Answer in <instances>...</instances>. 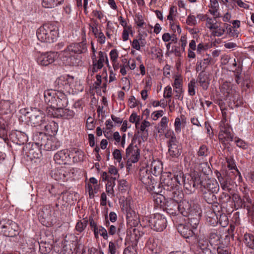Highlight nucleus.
I'll use <instances>...</instances> for the list:
<instances>
[{"label": "nucleus", "mask_w": 254, "mask_h": 254, "mask_svg": "<svg viewBox=\"0 0 254 254\" xmlns=\"http://www.w3.org/2000/svg\"><path fill=\"white\" fill-rule=\"evenodd\" d=\"M58 28L54 23H46L37 30V37L42 42L53 43L58 35Z\"/></svg>", "instance_id": "nucleus-3"}, {"label": "nucleus", "mask_w": 254, "mask_h": 254, "mask_svg": "<svg viewBox=\"0 0 254 254\" xmlns=\"http://www.w3.org/2000/svg\"><path fill=\"white\" fill-rule=\"evenodd\" d=\"M27 156H30L31 158H38L41 156V152L39 149L36 151H34L33 148L29 150L27 153Z\"/></svg>", "instance_id": "nucleus-55"}, {"label": "nucleus", "mask_w": 254, "mask_h": 254, "mask_svg": "<svg viewBox=\"0 0 254 254\" xmlns=\"http://www.w3.org/2000/svg\"><path fill=\"white\" fill-rule=\"evenodd\" d=\"M244 198V199H242L238 193H234L232 194V199L233 204H231V207L232 208V205H234L235 209H238L239 208L248 207L247 203H252V200L247 193L245 194Z\"/></svg>", "instance_id": "nucleus-13"}, {"label": "nucleus", "mask_w": 254, "mask_h": 254, "mask_svg": "<svg viewBox=\"0 0 254 254\" xmlns=\"http://www.w3.org/2000/svg\"><path fill=\"white\" fill-rule=\"evenodd\" d=\"M98 22L95 21L93 24H89V29L97 39V42L100 44H103L106 41V37L104 33L98 29Z\"/></svg>", "instance_id": "nucleus-20"}, {"label": "nucleus", "mask_w": 254, "mask_h": 254, "mask_svg": "<svg viewBox=\"0 0 254 254\" xmlns=\"http://www.w3.org/2000/svg\"><path fill=\"white\" fill-rule=\"evenodd\" d=\"M12 103L9 100H1L0 101V110L2 113L7 114L10 113Z\"/></svg>", "instance_id": "nucleus-39"}, {"label": "nucleus", "mask_w": 254, "mask_h": 254, "mask_svg": "<svg viewBox=\"0 0 254 254\" xmlns=\"http://www.w3.org/2000/svg\"><path fill=\"white\" fill-rule=\"evenodd\" d=\"M178 231L184 238L187 239L192 237L194 232L190 228L189 224H179L177 226Z\"/></svg>", "instance_id": "nucleus-26"}, {"label": "nucleus", "mask_w": 254, "mask_h": 254, "mask_svg": "<svg viewBox=\"0 0 254 254\" xmlns=\"http://www.w3.org/2000/svg\"><path fill=\"white\" fill-rule=\"evenodd\" d=\"M226 161L227 163V166L229 168H230V169L236 170V171L239 174H240V172L239 171L238 169H237V168L236 167L235 161L233 158H227Z\"/></svg>", "instance_id": "nucleus-53"}, {"label": "nucleus", "mask_w": 254, "mask_h": 254, "mask_svg": "<svg viewBox=\"0 0 254 254\" xmlns=\"http://www.w3.org/2000/svg\"><path fill=\"white\" fill-rule=\"evenodd\" d=\"M206 171H202L201 173L194 172L193 174L190 175V177H191V179L193 180V188L200 187H202V182H203L204 179L207 178L206 176Z\"/></svg>", "instance_id": "nucleus-23"}, {"label": "nucleus", "mask_w": 254, "mask_h": 254, "mask_svg": "<svg viewBox=\"0 0 254 254\" xmlns=\"http://www.w3.org/2000/svg\"><path fill=\"white\" fill-rule=\"evenodd\" d=\"M215 30H216L213 31V34L217 37H220L223 35L226 30L224 27L223 28H219L218 27V29Z\"/></svg>", "instance_id": "nucleus-63"}, {"label": "nucleus", "mask_w": 254, "mask_h": 254, "mask_svg": "<svg viewBox=\"0 0 254 254\" xmlns=\"http://www.w3.org/2000/svg\"><path fill=\"white\" fill-rule=\"evenodd\" d=\"M197 81L203 90H206L210 84V78L209 75L205 71H201L198 75Z\"/></svg>", "instance_id": "nucleus-24"}, {"label": "nucleus", "mask_w": 254, "mask_h": 254, "mask_svg": "<svg viewBox=\"0 0 254 254\" xmlns=\"http://www.w3.org/2000/svg\"><path fill=\"white\" fill-rule=\"evenodd\" d=\"M52 209L50 205H46L42 207L39 212V218L43 225L49 224L51 220Z\"/></svg>", "instance_id": "nucleus-16"}, {"label": "nucleus", "mask_w": 254, "mask_h": 254, "mask_svg": "<svg viewBox=\"0 0 254 254\" xmlns=\"http://www.w3.org/2000/svg\"><path fill=\"white\" fill-rule=\"evenodd\" d=\"M232 199V196L230 195L229 193L226 192H222L218 198L219 202L220 204L221 208L225 209L226 212H227V203L230 202Z\"/></svg>", "instance_id": "nucleus-34"}, {"label": "nucleus", "mask_w": 254, "mask_h": 254, "mask_svg": "<svg viewBox=\"0 0 254 254\" xmlns=\"http://www.w3.org/2000/svg\"><path fill=\"white\" fill-rule=\"evenodd\" d=\"M174 172V177L175 181L179 185H182L185 182V179H184V174L181 169H179L176 172L173 170Z\"/></svg>", "instance_id": "nucleus-44"}, {"label": "nucleus", "mask_w": 254, "mask_h": 254, "mask_svg": "<svg viewBox=\"0 0 254 254\" xmlns=\"http://www.w3.org/2000/svg\"><path fill=\"white\" fill-rule=\"evenodd\" d=\"M73 82V77L69 75H63L58 77L54 82L56 90L63 91H68L70 86Z\"/></svg>", "instance_id": "nucleus-11"}, {"label": "nucleus", "mask_w": 254, "mask_h": 254, "mask_svg": "<svg viewBox=\"0 0 254 254\" xmlns=\"http://www.w3.org/2000/svg\"><path fill=\"white\" fill-rule=\"evenodd\" d=\"M200 189L212 192H218L219 190V186L216 180L206 178L202 182V187H200Z\"/></svg>", "instance_id": "nucleus-18"}, {"label": "nucleus", "mask_w": 254, "mask_h": 254, "mask_svg": "<svg viewBox=\"0 0 254 254\" xmlns=\"http://www.w3.org/2000/svg\"><path fill=\"white\" fill-rule=\"evenodd\" d=\"M218 138L225 147H226L229 145L230 141H233L234 135L231 133V132H230L228 133L218 134Z\"/></svg>", "instance_id": "nucleus-38"}, {"label": "nucleus", "mask_w": 254, "mask_h": 254, "mask_svg": "<svg viewBox=\"0 0 254 254\" xmlns=\"http://www.w3.org/2000/svg\"><path fill=\"white\" fill-rule=\"evenodd\" d=\"M149 126V122L146 121H143L141 124L139 130H138V133L140 134V136L142 141H144L147 139L148 132L146 127H148Z\"/></svg>", "instance_id": "nucleus-36"}, {"label": "nucleus", "mask_w": 254, "mask_h": 254, "mask_svg": "<svg viewBox=\"0 0 254 254\" xmlns=\"http://www.w3.org/2000/svg\"><path fill=\"white\" fill-rule=\"evenodd\" d=\"M132 35L133 31L131 25L129 27L125 28L122 33V39L124 41H127L128 39L129 34Z\"/></svg>", "instance_id": "nucleus-48"}, {"label": "nucleus", "mask_w": 254, "mask_h": 254, "mask_svg": "<svg viewBox=\"0 0 254 254\" xmlns=\"http://www.w3.org/2000/svg\"><path fill=\"white\" fill-rule=\"evenodd\" d=\"M10 138L13 142L19 145H23L28 141L27 134L18 130L12 131L10 134Z\"/></svg>", "instance_id": "nucleus-21"}, {"label": "nucleus", "mask_w": 254, "mask_h": 254, "mask_svg": "<svg viewBox=\"0 0 254 254\" xmlns=\"http://www.w3.org/2000/svg\"><path fill=\"white\" fill-rule=\"evenodd\" d=\"M88 220L83 219L82 220L78 221L76 225L75 229L79 232H81L84 231L87 225Z\"/></svg>", "instance_id": "nucleus-47"}, {"label": "nucleus", "mask_w": 254, "mask_h": 254, "mask_svg": "<svg viewBox=\"0 0 254 254\" xmlns=\"http://www.w3.org/2000/svg\"><path fill=\"white\" fill-rule=\"evenodd\" d=\"M58 54L55 52L40 53L37 57V63L42 66H47L53 63L58 58Z\"/></svg>", "instance_id": "nucleus-10"}, {"label": "nucleus", "mask_w": 254, "mask_h": 254, "mask_svg": "<svg viewBox=\"0 0 254 254\" xmlns=\"http://www.w3.org/2000/svg\"><path fill=\"white\" fill-rule=\"evenodd\" d=\"M110 56L111 60L113 63L117 62V60L119 56L118 51L116 49L112 50L110 52Z\"/></svg>", "instance_id": "nucleus-58"}, {"label": "nucleus", "mask_w": 254, "mask_h": 254, "mask_svg": "<svg viewBox=\"0 0 254 254\" xmlns=\"http://www.w3.org/2000/svg\"><path fill=\"white\" fill-rule=\"evenodd\" d=\"M169 153L171 156L178 158L182 153V146L178 144L176 137H173L168 141Z\"/></svg>", "instance_id": "nucleus-15"}, {"label": "nucleus", "mask_w": 254, "mask_h": 254, "mask_svg": "<svg viewBox=\"0 0 254 254\" xmlns=\"http://www.w3.org/2000/svg\"><path fill=\"white\" fill-rule=\"evenodd\" d=\"M242 72V68L241 67H238L234 71L235 81L237 84H241L242 86H246L247 88L249 87V84L250 81L248 77H247L245 79L241 76Z\"/></svg>", "instance_id": "nucleus-27"}, {"label": "nucleus", "mask_w": 254, "mask_h": 254, "mask_svg": "<svg viewBox=\"0 0 254 254\" xmlns=\"http://www.w3.org/2000/svg\"><path fill=\"white\" fill-rule=\"evenodd\" d=\"M44 128L47 133L51 135H55L57 133L59 127L57 123L54 121H51L45 125Z\"/></svg>", "instance_id": "nucleus-35"}, {"label": "nucleus", "mask_w": 254, "mask_h": 254, "mask_svg": "<svg viewBox=\"0 0 254 254\" xmlns=\"http://www.w3.org/2000/svg\"><path fill=\"white\" fill-rule=\"evenodd\" d=\"M69 158V154L67 150H62L58 151L54 157L55 162L59 164H66Z\"/></svg>", "instance_id": "nucleus-28"}, {"label": "nucleus", "mask_w": 254, "mask_h": 254, "mask_svg": "<svg viewBox=\"0 0 254 254\" xmlns=\"http://www.w3.org/2000/svg\"><path fill=\"white\" fill-rule=\"evenodd\" d=\"M224 26L226 30V33L229 37L233 38H237L238 37L239 32L237 30L235 29V28L227 23H224Z\"/></svg>", "instance_id": "nucleus-43"}, {"label": "nucleus", "mask_w": 254, "mask_h": 254, "mask_svg": "<svg viewBox=\"0 0 254 254\" xmlns=\"http://www.w3.org/2000/svg\"><path fill=\"white\" fill-rule=\"evenodd\" d=\"M244 242L247 247L254 249V235L246 233L244 236Z\"/></svg>", "instance_id": "nucleus-40"}, {"label": "nucleus", "mask_w": 254, "mask_h": 254, "mask_svg": "<svg viewBox=\"0 0 254 254\" xmlns=\"http://www.w3.org/2000/svg\"><path fill=\"white\" fill-rule=\"evenodd\" d=\"M159 240L158 239H150L147 247L149 251V254H159Z\"/></svg>", "instance_id": "nucleus-30"}, {"label": "nucleus", "mask_w": 254, "mask_h": 254, "mask_svg": "<svg viewBox=\"0 0 254 254\" xmlns=\"http://www.w3.org/2000/svg\"><path fill=\"white\" fill-rule=\"evenodd\" d=\"M149 221L152 227V228L158 232L159 230V223L157 222V219L156 218V216H155L154 217L151 218Z\"/></svg>", "instance_id": "nucleus-57"}, {"label": "nucleus", "mask_w": 254, "mask_h": 254, "mask_svg": "<svg viewBox=\"0 0 254 254\" xmlns=\"http://www.w3.org/2000/svg\"><path fill=\"white\" fill-rule=\"evenodd\" d=\"M139 120V116H138L135 113H132L129 118V121L130 122L135 124V127L136 128L138 127Z\"/></svg>", "instance_id": "nucleus-52"}, {"label": "nucleus", "mask_w": 254, "mask_h": 254, "mask_svg": "<svg viewBox=\"0 0 254 254\" xmlns=\"http://www.w3.org/2000/svg\"><path fill=\"white\" fill-rule=\"evenodd\" d=\"M187 120L185 115H181L180 118H177L174 123L175 131L180 133L181 131L182 125L185 126Z\"/></svg>", "instance_id": "nucleus-37"}, {"label": "nucleus", "mask_w": 254, "mask_h": 254, "mask_svg": "<svg viewBox=\"0 0 254 254\" xmlns=\"http://www.w3.org/2000/svg\"><path fill=\"white\" fill-rule=\"evenodd\" d=\"M172 178L170 172L162 171L160 177V189L165 191L168 189H173Z\"/></svg>", "instance_id": "nucleus-14"}, {"label": "nucleus", "mask_w": 254, "mask_h": 254, "mask_svg": "<svg viewBox=\"0 0 254 254\" xmlns=\"http://www.w3.org/2000/svg\"><path fill=\"white\" fill-rule=\"evenodd\" d=\"M134 20L137 26L138 27H142L144 24L143 17L140 14H136L134 18Z\"/></svg>", "instance_id": "nucleus-54"}, {"label": "nucleus", "mask_w": 254, "mask_h": 254, "mask_svg": "<svg viewBox=\"0 0 254 254\" xmlns=\"http://www.w3.org/2000/svg\"><path fill=\"white\" fill-rule=\"evenodd\" d=\"M119 190L121 192H125L128 189V184L126 180H121L119 181Z\"/></svg>", "instance_id": "nucleus-51"}, {"label": "nucleus", "mask_w": 254, "mask_h": 254, "mask_svg": "<svg viewBox=\"0 0 254 254\" xmlns=\"http://www.w3.org/2000/svg\"><path fill=\"white\" fill-rule=\"evenodd\" d=\"M221 235L216 230L211 231L209 235V243L212 245H218L220 243Z\"/></svg>", "instance_id": "nucleus-32"}, {"label": "nucleus", "mask_w": 254, "mask_h": 254, "mask_svg": "<svg viewBox=\"0 0 254 254\" xmlns=\"http://www.w3.org/2000/svg\"><path fill=\"white\" fill-rule=\"evenodd\" d=\"M193 180L191 179V177H190V179L188 178L187 181L185 180L183 185L186 189L191 190V187L193 188Z\"/></svg>", "instance_id": "nucleus-61"}, {"label": "nucleus", "mask_w": 254, "mask_h": 254, "mask_svg": "<svg viewBox=\"0 0 254 254\" xmlns=\"http://www.w3.org/2000/svg\"><path fill=\"white\" fill-rule=\"evenodd\" d=\"M47 114L51 117L70 119L73 117L74 113L73 111L65 108H60L57 109H49Z\"/></svg>", "instance_id": "nucleus-12"}, {"label": "nucleus", "mask_w": 254, "mask_h": 254, "mask_svg": "<svg viewBox=\"0 0 254 254\" xmlns=\"http://www.w3.org/2000/svg\"><path fill=\"white\" fill-rule=\"evenodd\" d=\"M186 23L189 25H194L196 24V20L195 17L193 15H189L187 20Z\"/></svg>", "instance_id": "nucleus-64"}, {"label": "nucleus", "mask_w": 254, "mask_h": 254, "mask_svg": "<svg viewBox=\"0 0 254 254\" xmlns=\"http://www.w3.org/2000/svg\"><path fill=\"white\" fill-rule=\"evenodd\" d=\"M106 34L107 37L109 39H111L112 37H113V35L115 34L114 28L111 26H109V24H107Z\"/></svg>", "instance_id": "nucleus-59"}, {"label": "nucleus", "mask_w": 254, "mask_h": 254, "mask_svg": "<svg viewBox=\"0 0 254 254\" xmlns=\"http://www.w3.org/2000/svg\"><path fill=\"white\" fill-rule=\"evenodd\" d=\"M119 245L117 242L111 241L109 243L108 252L110 254H116L118 253Z\"/></svg>", "instance_id": "nucleus-50"}, {"label": "nucleus", "mask_w": 254, "mask_h": 254, "mask_svg": "<svg viewBox=\"0 0 254 254\" xmlns=\"http://www.w3.org/2000/svg\"><path fill=\"white\" fill-rule=\"evenodd\" d=\"M0 232L4 236L15 237L19 235V226L11 220L2 219L0 220Z\"/></svg>", "instance_id": "nucleus-5"}, {"label": "nucleus", "mask_w": 254, "mask_h": 254, "mask_svg": "<svg viewBox=\"0 0 254 254\" xmlns=\"http://www.w3.org/2000/svg\"><path fill=\"white\" fill-rule=\"evenodd\" d=\"M208 154V147L205 145H202L200 146L197 153V156L198 157H201L202 158L207 156Z\"/></svg>", "instance_id": "nucleus-46"}, {"label": "nucleus", "mask_w": 254, "mask_h": 254, "mask_svg": "<svg viewBox=\"0 0 254 254\" xmlns=\"http://www.w3.org/2000/svg\"><path fill=\"white\" fill-rule=\"evenodd\" d=\"M33 140L35 144L45 150H55L61 146V143L56 138L49 139L45 133L42 132H35L33 135Z\"/></svg>", "instance_id": "nucleus-4"}, {"label": "nucleus", "mask_w": 254, "mask_h": 254, "mask_svg": "<svg viewBox=\"0 0 254 254\" xmlns=\"http://www.w3.org/2000/svg\"><path fill=\"white\" fill-rule=\"evenodd\" d=\"M46 117L41 111L32 113L29 117L30 123L35 126H42L45 122Z\"/></svg>", "instance_id": "nucleus-19"}, {"label": "nucleus", "mask_w": 254, "mask_h": 254, "mask_svg": "<svg viewBox=\"0 0 254 254\" xmlns=\"http://www.w3.org/2000/svg\"><path fill=\"white\" fill-rule=\"evenodd\" d=\"M64 0H43L42 5L46 8H52L61 4Z\"/></svg>", "instance_id": "nucleus-42"}, {"label": "nucleus", "mask_w": 254, "mask_h": 254, "mask_svg": "<svg viewBox=\"0 0 254 254\" xmlns=\"http://www.w3.org/2000/svg\"><path fill=\"white\" fill-rule=\"evenodd\" d=\"M196 81L194 79H191L188 84V93L190 96H193L195 94Z\"/></svg>", "instance_id": "nucleus-49"}, {"label": "nucleus", "mask_w": 254, "mask_h": 254, "mask_svg": "<svg viewBox=\"0 0 254 254\" xmlns=\"http://www.w3.org/2000/svg\"><path fill=\"white\" fill-rule=\"evenodd\" d=\"M113 156L114 158L119 163H120L122 160V156L121 152L119 149L114 150L113 152Z\"/></svg>", "instance_id": "nucleus-56"}, {"label": "nucleus", "mask_w": 254, "mask_h": 254, "mask_svg": "<svg viewBox=\"0 0 254 254\" xmlns=\"http://www.w3.org/2000/svg\"><path fill=\"white\" fill-rule=\"evenodd\" d=\"M99 231L100 235L103 237L105 240H107L108 238V234L107 230L102 226L99 227Z\"/></svg>", "instance_id": "nucleus-62"}, {"label": "nucleus", "mask_w": 254, "mask_h": 254, "mask_svg": "<svg viewBox=\"0 0 254 254\" xmlns=\"http://www.w3.org/2000/svg\"><path fill=\"white\" fill-rule=\"evenodd\" d=\"M210 204L212 205V208L210 209L211 210L212 212H211V216H209V218H211L212 220L214 221L213 222V224L216 223L217 222L218 215H219L220 217L222 216V215L219 212L218 207L220 203L216 200L213 203Z\"/></svg>", "instance_id": "nucleus-31"}, {"label": "nucleus", "mask_w": 254, "mask_h": 254, "mask_svg": "<svg viewBox=\"0 0 254 254\" xmlns=\"http://www.w3.org/2000/svg\"><path fill=\"white\" fill-rule=\"evenodd\" d=\"M126 156L128 158L127 162V168L131 166L132 163H136L140 157V151L136 145L130 143L126 149Z\"/></svg>", "instance_id": "nucleus-9"}, {"label": "nucleus", "mask_w": 254, "mask_h": 254, "mask_svg": "<svg viewBox=\"0 0 254 254\" xmlns=\"http://www.w3.org/2000/svg\"><path fill=\"white\" fill-rule=\"evenodd\" d=\"M200 192L203 198L208 204L213 203L217 200V197L215 194L217 192H212V191H208L206 190H200Z\"/></svg>", "instance_id": "nucleus-33"}, {"label": "nucleus", "mask_w": 254, "mask_h": 254, "mask_svg": "<svg viewBox=\"0 0 254 254\" xmlns=\"http://www.w3.org/2000/svg\"><path fill=\"white\" fill-rule=\"evenodd\" d=\"M174 206L177 207L179 212L185 217L189 216L196 208H200L199 205L194 204L192 201L189 202L186 199L179 202L177 205Z\"/></svg>", "instance_id": "nucleus-8"}, {"label": "nucleus", "mask_w": 254, "mask_h": 254, "mask_svg": "<svg viewBox=\"0 0 254 254\" xmlns=\"http://www.w3.org/2000/svg\"><path fill=\"white\" fill-rule=\"evenodd\" d=\"M125 225L123 223L118 224L117 226L111 225L108 229V234L109 235L113 236L117 234L119 236L124 234Z\"/></svg>", "instance_id": "nucleus-29"}, {"label": "nucleus", "mask_w": 254, "mask_h": 254, "mask_svg": "<svg viewBox=\"0 0 254 254\" xmlns=\"http://www.w3.org/2000/svg\"><path fill=\"white\" fill-rule=\"evenodd\" d=\"M87 51V47L85 41L80 43H71L68 45L62 53L65 57H68L70 60L75 59V54H81Z\"/></svg>", "instance_id": "nucleus-6"}, {"label": "nucleus", "mask_w": 254, "mask_h": 254, "mask_svg": "<svg viewBox=\"0 0 254 254\" xmlns=\"http://www.w3.org/2000/svg\"><path fill=\"white\" fill-rule=\"evenodd\" d=\"M139 179L144 184H149V189L151 191L152 195L154 201V208H157L159 203H158V191L157 190L159 189V183L157 182V178H155L150 175L147 168L142 167L139 170Z\"/></svg>", "instance_id": "nucleus-2"}, {"label": "nucleus", "mask_w": 254, "mask_h": 254, "mask_svg": "<svg viewBox=\"0 0 254 254\" xmlns=\"http://www.w3.org/2000/svg\"><path fill=\"white\" fill-rule=\"evenodd\" d=\"M212 20V19L211 18L207 17L206 18V24L209 25L208 26V28L210 30L218 29V26L215 23H213Z\"/></svg>", "instance_id": "nucleus-60"}, {"label": "nucleus", "mask_w": 254, "mask_h": 254, "mask_svg": "<svg viewBox=\"0 0 254 254\" xmlns=\"http://www.w3.org/2000/svg\"><path fill=\"white\" fill-rule=\"evenodd\" d=\"M106 60V62L108 64V60L106 54L102 51L99 52V59L96 61H94L93 64L92 73L93 74L97 72L98 69H101L103 66V63Z\"/></svg>", "instance_id": "nucleus-25"}, {"label": "nucleus", "mask_w": 254, "mask_h": 254, "mask_svg": "<svg viewBox=\"0 0 254 254\" xmlns=\"http://www.w3.org/2000/svg\"><path fill=\"white\" fill-rule=\"evenodd\" d=\"M174 187L173 189H168L165 191H163V190H160V203H162L163 200L166 201L168 200V203L174 204L177 205L179 201H181L182 194V193L174 190Z\"/></svg>", "instance_id": "nucleus-7"}, {"label": "nucleus", "mask_w": 254, "mask_h": 254, "mask_svg": "<svg viewBox=\"0 0 254 254\" xmlns=\"http://www.w3.org/2000/svg\"><path fill=\"white\" fill-rule=\"evenodd\" d=\"M188 223L189 226L190 225L192 229H195L199 222V219L201 217V210L200 208H197L195 210H193L192 213L188 216Z\"/></svg>", "instance_id": "nucleus-22"}, {"label": "nucleus", "mask_w": 254, "mask_h": 254, "mask_svg": "<svg viewBox=\"0 0 254 254\" xmlns=\"http://www.w3.org/2000/svg\"><path fill=\"white\" fill-rule=\"evenodd\" d=\"M217 178L220 183L221 189L227 191L230 194H232L231 191L233 185L232 184L231 180L228 176H222L221 174L219 172H216Z\"/></svg>", "instance_id": "nucleus-17"}, {"label": "nucleus", "mask_w": 254, "mask_h": 254, "mask_svg": "<svg viewBox=\"0 0 254 254\" xmlns=\"http://www.w3.org/2000/svg\"><path fill=\"white\" fill-rule=\"evenodd\" d=\"M168 200H166V201H164L163 200L162 203H160V208H162L164 211L165 210H170L171 213H175L176 214V212H173L171 211H176V209H177V207H176L174 205V204L171 203H168Z\"/></svg>", "instance_id": "nucleus-41"}, {"label": "nucleus", "mask_w": 254, "mask_h": 254, "mask_svg": "<svg viewBox=\"0 0 254 254\" xmlns=\"http://www.w3.org/2000/svg\"><path fill=\"white\" fill-rule=\"evenodd\" d=\"M220 131L218 134L228 133L231 132V128L228 124L224 123V120L220 123Z\"/></svg>", "instance_id": "nucleus-45"}, {"label": "nucleus", "mask_w": 254, "mask_h": 254, "mask_svg": "<svg viewBox=\"0 0 254 254\" xmlns=\"http://www.w3.org/2000/svg\"><path fill=\"white\" fill-rule=\"evenodd\" d=\"M44 100L48 105L46 112L49 109H57L65 108L68 105V99L63 91L47 90L44 93Z\"/></svg>", "instance_id": "nucleus-1"}]
</instances>
